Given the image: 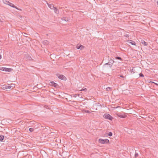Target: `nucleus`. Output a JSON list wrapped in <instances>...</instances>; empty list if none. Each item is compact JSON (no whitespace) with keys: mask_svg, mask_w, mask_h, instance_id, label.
<instances>
[{"mask_svg":"<svg viewBox=\"0 0 158 158\" xmlns=\"http://www.w3.org/2000/svg\"><path fill=\"white\" fill-rule=\"evenodd\" d=\"M3 2L4 3L12 7L15 8L21 11L22 10L21 9L18 8L17 7L15 6L13 4L10 2L8 1H7L6 0H3Z\"/></svg>","mask_w":158,"mask_h":158,"instance_id":"obj_1","label":"nucleus"},{"mask_svg":"<svg viewBox=\"0 0 158 158\" xmlns=\"http://www.w3.org/2000/svg\"><path fill=\"white\" fill-rule=\"evenodd\" d=\"M98 142L99 143L103 144L105 143L107 144L109 143V140L107 139H99Z\"/></svg>","mask_w":158,"mask_h":158,"instance_id":"obj_2","label":"nucleus"},{"mask_svg":"<svg viewBox=\"0 0 158 158\" xmlns=\"http://www.w3.org/2000/svg\"><path fill=\"white\" fill-rule=\"evenodd\" d=\"M103 117L107 119L112 120L113 118V117L110 114H106L103 115Z\"/></svg>","mask_w":158,"mask_h":158,"instance_id":"obj_3","label":"nucleus"},{"mask_svg":"<svg viewBox=\"0 0 158 158\" xmlns=\"http://www.w3.org/2000/svg\"><path fill=\"white\" fill-rule=\"evenodd\" d=\"M12 70V69H9L6 68L2 67L0 68V70L4 71L10 72H11Z\"/></svg>","mask_w":158,"mask_h":158,"instance_id":"obj_4","label":"nucleus"},{"mask_svg":"<svg viewBox=\"0 0 158 158\" xmlns=\"http://www.w3.org/2000/svg\"><path fill=\"white\" fill-rule=\"evenodd\" d=\"M3 88L6 89H13V87L10 85L8 84L4 85Z\"/></svg>","mask_w":158,"mask_h":158,"instance_id":"obj_5","label":"nucleus"},{"mask_svg":"<svg viewBox=\"0 0 158 158\" xmlns=\"http://www.w3.org/2000/svg\"><path fill=\"white\" fill-rule=\"evenodd\" d=\"M57 76L59 79L61 80H66V77L62 75H60L59 74H57Z\"/></svg>","mask_w":158,"mask_h":158,"instance_id":"obj_6","label":"nucleus"},{"mask_svg":"<svg viewBox=\"0 0 158 158\" xmlns=\"http://www.w3.org/2000/svg\"><path fill=\"white\" fill-rule=\"evenodd\" d=\"M117 116L118 117H120V118H124L127 117V115L124 114H117Z\"/></svg>","mask_w":158,"mask_h":158,"instance_id":"obj_7","label":"nucleus"},{"mask_svg":"<svg viewBox=\"0 0 158 158\" xmlns=\"http://www.w3.org/2000/svg\"><path fill=\"white\" fill-rule=\"evenodd\" d=\"M76 48L77 49H80L82 50L84 48V46L81 45H79L78 44L77 45Z\"/></svg>","mask_w":158,"mask_h":158,"instance_id":"obj_8","label":"nucleus"},{"mask_svg":"<svg viewBox=\"0 0 158 158\" xmlns=\"http://www.w3.org/2000/svg\"><path fill=\"white\" fill-rule=\"evenodd\" d=\"M109 66L110 68H111L112 64L114 62V61L112 59H110L109 61Z\"/></svg>","mask_w":158,"mask_h":158,"instance_id":"obj_9","label":"nucleus"},{"mask_svg":"<svg viewBox=\"0 0 158 158\" xmlns=\"http://www.w3.org/2000/svg\"><path fill=\"white\" fill-rule=\"evenodd\" d=\"M48 6L49 8H50L51 9H53V8L55 7L52 4H49L48 2L47 3Z\"/></svg>","mask_w":158,"mask_h":158,"instance_id":"obj_10","label":"nucleus"},{"mask_svg":"<svg viewBox=\"0 0 158 158\" xmlns=\"http://www.w3.org/2000/svg\"><path fill=\"white\" fill-rule=\"evenodd\" d=\"M127 42L129 43V44H130L131 45H136V44L135 43V42L133 41H132L131 40H128L127 41Z\"/></svg>","mask_w":158,"mask_h":158,"instance_id":"obj_11","label":"nucleus"},{"mask_svg":"<svg viewBox=\"0 0 158 158\" xmlns=\"http://www.w3.org/2000/svg\"><path fill=\"white\" fill-rule=\"evenodd\" d=\"M50 83L51 84V85H52L55 87H56L57 85H58L57 84L54 82L53 81H50Z\"/></svg>","mask_w":158,"mask_h":158,"instance_id":"obj_12","label":"nucleus"},{"mask_svg":"<svg viewBox=\"0 0 158 158\" xmlns=\"http://www.w3.org/2000/svg\"><path fill=\"white\" fill-rule=\"evenodd\" d=\"M141 43L144 46H147L148 44V43L147 42H145L143 40H141Z\"/></svg>","mask_w":158,"mask_h":158,"instance_id":"obj_13","label":"nucleus"},{"mask_svg":"<svg viewBox=\"0 0 158 158\" xmlns=\"http://www.w3.org/2000/svg\"><path fill=\"white\" fill-rule=\"evenodd\" d=\"M53 9L54 10V11L55 13L56 14H58L59 11L58 9L55 7L54 8H53Z\"/></svg>","mask_w":158,"mask_h":158,"instance_id":"obj_14","label":"nucleus"},{"mask_svg":"<svg viewBox=\"0 0 158 158\" xmlns=\"http://www.w3.org/2000/svg\"><path fill=\"white\" fill-rule=\"evenodd\" d=\"M62 19L65 21H68L69 20L68 18L67 17H64Z\"/></svg>","mask_w":158,"mask_h":158,"instance_id":"obj_15","label":"nucleus"},{"mask_svg":"<svg viewBox=\"0 0 158 158\" xmlns=\"http://www.w3.org/2000/svg\"><path fill=\"white\" fill-rule=\"evenodd\" d=\"M4 135H0V141H2L4 139Z\"/></svg>","mask_w":158,"mask_h":158,"instance_id":"obj_16","label":"nucleus"},{"mask_svg":"<svg viewBox=\"0 0 158 158\" xmlns=\"http://www.w3.org/2000/svg\"><path fill=\"white\" fill-rule=\"evenodd\" d=\"M43 43L44 44L47 45L48 44L49 42H48V41L47 40H44L43 41Z\"/></svg>","mask_w":158,"mask_h":158,"instance_id":"obj_17","label":"nucleus"},{"mask_svg":"<svg viewBox=\"0 0 158 158\" xmlns=\"http://www.w3.org/2000/svg\"><path fill=\"white\" fill-rule=\"evenodd\" d=\"M115 58L116 59L120 60H122V59L121 57L118 56H116Z\"/></svg>","mask_w":158,"mask_h":158,"instance_id":"obj_18","label":"nucleus"},{"mask_svg":"<svg viewBox=\"0 0 158 158\" xmlns=\"http://www.w3.org/2000/svg\"><path fill=\"white\" fill-rule=\"evenodd\" d=\"M112 90V88L110 87H108L106 89V91H109V90Z\"/></svg>","mask_w":158,"mask_h":158,"instance_id":"obj_19","label":"nucleus"},{"mask_svg":"<svg viewBox=\"0 0 158 158\" xmlns=\"http://www.w3.org/2000/svg\"><path fill=\"white\" fill-rule=\"evenodd\" d=\"M107 135L110 136H111L112 135V133L110 132L108 133Z\"/></svg>","mask_w":158,"mask_h":158,"instance_id":"obj_20","label":"nucleus"},{"mask_svg":"<svg viewBox=\"0 0 158 158\" xmlns=\"http://www.w3.org/2000/svg\"><path fill=\"white\" fill-rule=\"evenodd\" d=\"M81 91H84L85 92H86L87 91V89L86 88H83L81 89Z\"/></svg>","mask_w":158,"mask_h":158,"instance_id":"obj_21","label":"nucleus"},{"mask_svg":"<svg viewBox=\"0 0 158 158\" xmlns=\"http://www.w3.org/2000/svg\"><path fill=\"white\" fill-rule=\"evenodd\" d=\"M29 130L30 132H32L33 131L34 129L33 128H30L29 129Z\"/></svg>","mask_w":158,"mask_h":158,"instance_id":"obj_22","label":"nucleus"},{"mask_svg":"<svg viewBox=\"0 0 158 158\" xmlns=\"http://www.w3.org/2000/svg\"><path fill=\"white\" fill-rule=\"evenodd\" d=\"M139 75L140 77H143L144 75L141 73L139 74Z\"/></svg>","mask_w":158,"mask_h":158,"instance_id":"obj_23","label":"nucleus"},{"mask_svg":"<svg viewBox=\"0 0 158 158\" xmlns=\"http://www.w3.org/2000/svg\"><path fill=\"white\" fill-rule=\"evenodd\" d=\"M138 156V154L135 152V158L137 157Z\"/></svg>","mask_w":158,"mask_h":158,"instance_id":"obj_24","label":"nucleus"},{"mask_svg":"<svg viewBox=\"0 0 158 158\" xmlns=\"http://www.w3.org/2000/svg\"><path fill=\"white\" fill-rule=\"evenodd\" d=\"M125 36L127 37H129V35L128 34H126L125 35Z\"/></svg>","mask_w":158,"mask_h":158,"instance_id":"obj_25","label":"nucleus"},{"mask_svg":"<svg viewBox=\"0 0 158 158\" xmlns=\"http://www.w3.org/2000/svg\"><path fill=\"white\" fill-rule=\"evenodd\" d=\"M77 95L76 94H73V96L74 98H76L77 97Z\"/></svg>","mask_w":158,"mask_h":158,"instance_id":"obj_26","label":"nucleus"},{"mask_svg":"<svg viewBox=\"0 0 158 158\" xmlns=\"http://www.w3.org/2000/svg\"><path fill=\"white\" fill-rule=\"evenodd\" d=\"M85 111L87 113H90V112L89 110H86Z\"/></svg>","mask_w":158,"mask_h":158,"instance_id":"obj_27","label":"nucleus"},{"mask_svg":"<svg viewBox=\"0 0 158 158\" xmlns=\"http://www.w3.org/2000/svg\"><path fill=\"white\" fill-rule=\"evenodd\" d=\"M105 65H109V63L108 62V63H106L105 64Z\"/></svg>","mask_w":158,"mask_h":158,"instance_id":"obj_28","label":"nucleus"},{"mask_svg":"<svg viewBox=\"0 0 158 158\" xmlns=\"http://www.w3.org/2000/svg\"><path fill=\"white\" fill-rule=\"evenodd\" d=\"M153 82V83H154V84H155V85H158L157 83H154V82Z\"/></svg>","mask_w":158,"mask_h":158,"instance_id":"obj_29","label":"nucleus"},{"mask_svg":"<svg viewBox=\"0 0 158 158\" xmlns=\"http://www.w3.org/2000/svg\"><path fill=\"white\" fill-rule=\"evenodd\" d=\"M120 77H123V75H120Z\"/></svg>","mask_w":158,"mask_h":158,"instance_id":"obj_30","label":"nucleus"},{"mask_svg":"<svg viewBox=\"0 0 158 158\" xmlns=\"http://www.w3.org/2000/svg\"><path fill=\"white\" fill-rule=\"evenodd\" d=\"M2 58V56L0 55V59H1Z\"/></svg>","mask_w":158,"mask_h":158,"instance_id":"obj_31","label":"nucleus"},{"mask_svg":"<svg viewBox=\"0 0 158 158\" xmlns=\"http://www.w3.org/2000/svg\"><path fill=\"white\" fill-rule=\"evenodd\" d=\"M157 4L158 5V1L157 2Z\"/></svg>","mask_w":158,"mask_h":158,"instance_id":"obj_32","label":"nucleus"},{"mask_svg":"<svg viewBox=\"0 0 158 158\" xmlns=\"http://www.w3.org/2000/svg\"><path fill=\"white\" fill-rule=\"evenodd\" d=\"M2 22V21H1V20L0 19V22Z\"/></svg>","mask_w":158,"mask_h":158,"instance_id":"obj_33","label":"nucleus"}]
</instances>
